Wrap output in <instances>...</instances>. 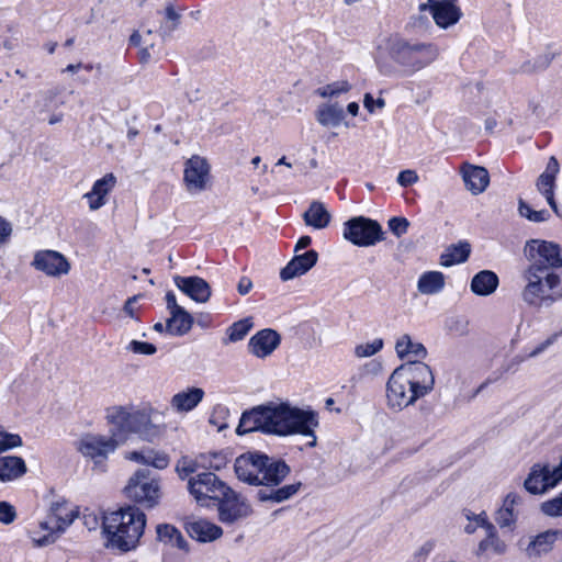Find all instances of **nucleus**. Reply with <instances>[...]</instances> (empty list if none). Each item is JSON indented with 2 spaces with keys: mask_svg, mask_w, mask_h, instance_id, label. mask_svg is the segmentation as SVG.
Returning <instances> with one entry per match:
<instances>
[{
  "mask_svg": "<svg viewBox=\"0 0 562 562\" xmlns=\"http://www.w3.org/2000/svg\"><path fill=\"white\" fill-rule=\"evenodd\" d=\"M317 426V415L312 411H303L285 403L269 404L244 413L237 427V434L243 435L256 430L280 436L301 434L312 438L307 442L308 447H315L314 429Z\"/></svg>",
  "mask_w": 562,
  "mask_h": 562,
  "instance_id": "obj_1",
  "label": "nucleus"
},
{
  "mask_svg": "<svg viewBox=\"0 0 562 562\" xmlns=\"http://www.w3.org/2000/svg\"><path fill=\"white\" fill-rule=\"evenodd\" d=\"M435 385L431 369L419 360L408 361L397 367L386 383V405L401 412L418 398L430 393Z\"/></svg>",
  "mask_w": 562,
  "mask_h": 562,
  "instance_id": "obj_2",
  "label": "nucleus"
},
{
  "mask_svg": "<svg viewBox=\"0 0 562 562\" xmlns=\"http://www.w3.org/2000/svg\"><path fill=\"white\" fill-rule=\"evenodd\" d=\"M146 526V515L136 506H126L102 516V527L111 547L130 551L138 543Z\"/></svg>",
  "mask_w": 562,
  "mask_h": 562,
  "instance_id": "obj_3",
  "label": "nucleus"
},
{
  "mask_svg": "<svg viewBox=\"0 0 562 562\" xmlns=\"http://www.w3.org/2000/svg\"><path fill=\"white\" fill-rule=\"evenodd\" d=\"M521 277V299L529 306L549 307L562 299L561 277L541 262L529 263Z\"/></svg>",
  "mask_w": 562,
  "mask_h": 562,
  "instance_id": "obj_4",
  "label": "nucleus"
},
{
  "mask_svg": "<svg viewBox=\"0 0 562 562\" xmlns=\"http://www.w3.org/2000/svg\"><path fill=\"white\" fill-rule=\"evenodd\" d=\"M387 49L392 60L409 76L429 67L440 55L434 43L411 41L398 35L389 38Z\"/></svg>",
  "mask_w": 562,
  "mask_h": 562,
  "instance_id": "obj_5",
  "label": "nucleus"
},
{
  "mask_svg": "<svg viewBox=\"0 0 562 562\" xmlns=\"http://www.w3.org/2000/svg\"><path fill=\"white\" fill-rule=\"evenodd\" d=\"M126 497L145 508H155L162 496L160 480L147 469L137 470L124 487Z\"/></svg>",
  "mask_w": 562,
  "mask_h": 562,
  "instance_id": "obj_6",
  "label": "nucleus"
},
{
  "mask_svg": "<svg viewBox=\"0 0 562 562\" xmlns=\"http://www.w3.org/2000/svg\"><path fill=\"white\" fill-rule=\"evenodd\" d=\"M344 237L356 246H372L383 239L381 225L371 218L357 216L345 223Z\"/></svg>",
  "mask_w": 562,
  "mask_h": 562,
  "instance_id": "obj_7",
  "label": "nucleus"
},
{
  "mask_svg": "<svg viewBox=\"0 0 562 562\" xmlns=\"http://www.w3.org/2000/svg\"><path fill=\"white\" fill-rule=\"evenodd\" d=\"M228 487L212 472H202L188 480L189 493L202 506H206L209 501L217 502Z\"/></svg>",
  "mask_w": 562,
  "mask_h": 562,
  "instance_id": "obj_8",
  "label": "nucleus"
},
{
  "mask_svg": "<svg viewBox=\"0 0 562 562\" xmlns=\"http://www.w3.org/2000/svg\"><path fill=\"white\" fill-rule=\"evenodd\" d=\"M77 516L78 512L70 508L67 503H53L47 518L40 522L41 529L48 533L36 540L37 544L46 546L54 542L57 535L65 531Z\"/></svg>",
  "mask_w": 562,
  "mask_h": 562,
  "instance_id": "obj_9",
  "label": "nucleus"
},
{
  "mask_svg": "<svg viewBox=\"0 0 562 562\" xmlns=\"http://www.w3.org/2000/svg\"><path fill=\"white\" fill-rule=\"evenodd\" d=\"M120 441L115 435L110 437L99 434H87L80 438L77 443L78 451L90 459L95 467H103L109 454L113 453L119 447Z\"/></svg>",
  "mask_w": 562,
  "mask_h": 562,
  "instance_id": "obj_10",
  "label": "nucleus"
},
{
  "mask_svg": "<svg viewBox=\"0 0 562 562\" xmlns=\"http://www.w3.org/2000/svg\"><path fill=\"white\" fill-rule=\"evenodd\" d=\"M106 419L110 424L127 431L143 432L148 428L157 431L144 411L130 412L126 407L113 406L106 409Z\"/></svg>",
  "mask_w": 562,
  "mask_h": 562,
  "instance_id": "obj_11",
  "label": "nucleus"
},
{
  "mask_svg": "<svg viewBox=\"0 0 562 562\" xmlns=\"http://www.w3.org/2000/svg\"><path fill=\"white\" fill-rule=\"evenodd\" d=\"M524 252L530 263L541 262L549 270L562 267V247L557 243L531 239L526 243Z\"/></svg>",
  "mask_w": 562,
  "mask_h": 562,
  "instance_id": "obj_12",
  "label": "nucleus"
},
{
  "mask_svg": "<svg viewBox=\"0 0 562 562\" xmlns=\"http://www.w3.org/2000/svg\"><path fill=\"white\" fill-rule=\"evenodd\" d=\"M217 501L220 521L231 525L251 515V506L245 497L231 487Z\"/></svg>",
  "mask_w": 562,
  "mask_h": 562,
  "instance_id": "obj_13",
  "label": "nucleus"
},
{
  "mask_svg": "<svg viewBox=\"0 0 562 562\" xmlns=\"http://www.w3.org/2000/svg\"><path fill=\"white\" fill-rule=\"evenodd\" d=\"M269 457L258 451H248L236 458L234 469L237 477L250 485H258L259 475Z\"/></svg>",
  "mask_w": 562,
  "mask_h": 562,
  "instance_id": "obj_14",
  "label": "nucleus"
},
{
  "mask_svg": "<svg viewBox=\"0 0 562 562\" xmlns=\"http://www.w3.org/2000/svg\"><path fill=\"white\" fill-rule=\"evenodd\" d=\"M458 0H428L419 4V10H429L437 26L448 29L459 22L462 16Z\"/></svg>",
  "mask_w": 562,
  "mask_h": 562,
  "instance_id": "obj_15",
  "label": "nucleus"
},
{
  "mask_svg": "<svg viewBox=\"0 0 562 562\" xmlns=\"http://www.w3.org/2000/svg\"><path fill=\"white\" fill-rule=\"evenodd\" d=\"M184 184L190 192H200L210 180V166L205 158L192 156L184 164Z\"/></svg>",
  "mask_w": 562,
  "mask_h": 562,
  "instance_id": "obj_16",
  "label": "nucleus"
},
{
  "mask_svg": "<svg viewBox=\"0 0 562 562\" xmlns=\"http://www.w3.org/2000/svg\"><path fill=\"white\" fill-rule=\"evenodd\" d=\"M33 266L49 277L67 274L70 263L64 255L54 250H41L34 256Z\"/></svg>",
  "mask_w": 562,
  "mask_h": 562,
  "instance_id": "obj_17",
  "label": "nucleus"
},
{
  "mask_svg": "<svg viewBox=\"0 0 562 562\" xmlns=\"http://www.w3.org/2000/svg\"><path fill=\"white\" fill-rule=\"evenodd\" d=\"M116 184V177L110 172L104 175L101 179L97 180L92 186L91 191L83 194V199L88 201L89 209L97 211L106 203V196L114 189Z\"/></svg>",
  "mask_w": 562,
  "mask_h": 562,
  "instance_id": "obj_18",
  "label": "nucleus"
},
{
  "mask_svg": "<svg viewBox=\"0 0 562 562\" xmlns=\"http://www.w3.org/2000/svg\"><path fill=\"white\" fill-rule=\"evenodd\" d=\"M176 285L188 296L199 303H205L211 297L210 284L200 277H176Z\"/></svg>",
  "mask_w": 562,
  "mask_h": 562,
  "instance_id": "obj_19",
  "label": "nucleus"
},
{
  "mask_svg": "<svg viewBox=\"0 0 562 562\" xmlns=\"http://www.w3.org/2000/svg\"><path fill=\"white\" fill-rule=\"evenodd\" d=\"M318 254L315 250H308L302 255H296L280 272L283 281L300 277L311 270L317 262Z\"/></svg>",
  "mask_w": 562,
  "mask_h": 562,
  "instance_id": "obj_20",
  "label": "nucleus"
},
{
  "mask_svg": "<svg viewBox=\"0 0 562 562\" xmlns=\"http://www.w3.org/2000/svg\"><path fill=\"white\" fill-rule=\"evenodd\" d=\"M280 344V335L273 329H262L252 336L249 340L251 353L259 358H265Z\"/></svg>",
  "mask_w": 562,
  "mask_h": 562,
  "instance_id": "obj_21",
  "label": "nucleus"
},
{
  "mask_svg": "<svg viewBox=\"0 0 562 562\" xmlns=\"http://www.w3.org/2000/svg\"><path fill=\"white\" fill-rule=\"evenodd\" d=\"M184 528L192 539L200 542H211L222 537L223 529L206 520L195 519L186 522Z\"/></svg>",
  "mask_w": 562,
  "mask_h": 562,
  "instance_id": "obj_22",
  "label": "nucleus"
},
{
  "mask_svg": "<svg viewBox=\"0 0 562 562\" xmlns=\"http://www.w3.org/2000/svg\"><path fill=\"white\" fill-rule=\"evenodd\" d=\"M461 171L467 189L473 194L482 193L488 186L490 177L484 167L464 164Z\"/></svg>",
  "mask_w": 562,
  "mask_h": 562,
  "instance_id": "obj_23",
  "label": "nucleus"
},
{
  "mask_svg": "<svg viewBox=\"0 0 562 562\" xmlns=\"http://www.w3.org/2000/svg\"><path fill=\"white\" fill-rule=\"evenodd\" d=\"M290 473L289 465L281 460H274L269 457V462H265L262 472L259 475L258 485L277 486Z\"/></svg>",
  "mask_w": 562,
  "mask_h": 562,
  "instance_id": "obj_24",
  "label": "nucleus"
},
{
  "mask_svg": "<svg viewBox=\"0 0 562 562\" xmlns=\"http://www.w3.org/2000/svg\"><path fill=\"white\" fill-rule=\"evenodd\" d=\"M562 538V529L559 530H547L536 536L528 547L526 553L529 558H539L542 554H547L553 548L554 542Z\"/></svg>",
  "mask_w": 562,
  "mask_h": 562,
  "instance_id": "obj_25",
  "label": "nucleus"
},
{
  "mask_svg": "<svg viewBox=\"0 0 562 562\" xmlns=\"http://www.w3.org/2000/svg\"><path fill=\"white\" fill-rule=\"evenodd\" d=\"M477 521L482 522L486 530V538L479 543L477 555L484 554L488 550L496 554H503L506 551V544L496 536L495 527L487 521L484 514L477 515Z\"/></svg>",
  "mask_w": 562,
  "mask_h": 562,
  "instance_id": "obj_26",
  "label": "nucleus"
},
{
  "mask_svg": "<svg viewBox=\"0 0 562 562\" xmlns=\"http://www.w3.org/2000/svg\"><path fill=\"white\" fill-rule=\"evenodd\" d=\"M204 397V391L200 387H190L171 397V407L179 413H187L195 408Z\"/></svg>",
  "mask_w": 562,
  "mask_h": 562,
  "instance_id": "obj_27",
  "label": "nucleus"
},
{
  "mask_svg": "<svg viewBox=\"0 0 562 562\" xmlns=\"http://www.w3.org/2000/svg\"><path fill=\"white\" fill-rule=\"evenodd\" d=\"M548 476L542 475V481L546 482L542 487H537L533 485V481L541 474H538L537 472H530L528 477L525 480V488L531 494H542L547 490L554 487L562 480V460L561 463L557 467L548 465Z\"/></svg>",
  "mask_w": 562,
  "mask_h": 562,
  "instance_id": "obj_28",
  "label": "nucleus"
},
{
  "mask_svg": "<svg viewBox=\"0 0 562 562\" xmlns=\"http://www.w3.org/2000/svg\"><path fill=\"white\" fill-rule=\"evenodd\" d=\"M24 460L15 456L0 457V481L11 482L20 479L26 473Z\"/></svg>",
  "mask_w": 562,
  "mask_h": 562,
  "instance_id": "obj_29",
  "label": "nucleus"
},
{
  "mask_svg": "<svg viewBox=\"0 0 562 562\" xmlns=\"http://www.w3.org/2000/svg\"><path fill=\"white\" fill-rule=\"evenodd\" d=\"M158 541L166 546L178 548L184 552L189 551V544L179 529L170 524H159L156 527Z\"/></svg>",
  "mask_w": 562,
  "mask_h": 562,
  "instance_id": "obj_30",
  "label": "nucleus"
},
{
  "mask_svg": "<svg viewBox=\"0 0 562 562\" xmlns=\"http://www.w3.org/2000/svg\"><path fill=\"white\" fill-rule=\"evenodd\" d=\"M303 220L306 225L323 229L329 225L331 215L322 202L313 201L304 212Z\"/></svg>",
  "mask_w": 562,
  "mask_h": 562,
  "instance_id": "obj_31",
  "label": "nucleus"
},
{
  "mask_svg": "<svg viewBox=\"0 0 562 562\" xmlns=\"http://www.w3.org/2000/svg\"><path fill=\"white\" fill-rule=\"evenodd\" d=\"M126 458L138 463L151 465L158 470L166 469L169 464V457L161 451L146 449L142 451H132Z\"/></svg>",
  "mask_w": 562,
  "mask_h": 562,
  "instance_id": "obj_32",
  "label": "nucleus"
},
{
  "mask_svg": "<svg viewBox=\"0 0 562 562\" xmlns=\"http://www.w3.org/2000/svg\"><path fill=\"white\" fill-rule=\"evenodd\" d=\"M498 286V277L490 270H482L471 281V290L480 296H486L495 292Z\"/></svg>",
  "mask_w": 562,
  "mask_h": 562,
  "instance_id": "obj_33",
  "label": "nucleus"
},
{
  "mask_svg": "<svg viewBox=\"0 0 562 562\" xmlns=\"http://www.w3.org/2000/svg\"><path fill=\"white\" fill-rule=\"evenodd\" d=\"M344 117V109L337 103L323 104L316 111V119L323 126H338Z\"/></svg>",
  "mask_w": 562,
  "mask_h": 562,
  "instance_id": "obj_34",
  "label": "nucleus"
},
{
  "mask_svg": "<svg viewBox=\"0 0 562 562\" xmlns=\"http://www.w3.org/2000/svg\"><path fill=\"white\" fill-rule=\"evenodd\" d=\"M193 325V317L186 311L171 314L167 319L166 330L176 336L187 334Z\"/></svg>",
  "mask_w": 562,
  "mask_h": 562,
  "instance_id": "obj_35",
  "label": "nucleus"
},
{
  "mask_svg": "<svg viewBox=\"0 0 562 562\" xmlns=\"http://www.w3.org/2000/svg\"><path fill=\"white\" fill-rule=\"evenodd\" d=\"M445 286V276L439 271H428L420 276L418 280V291L422 294H435Z\"/></svg>",
  "mask_w": 562,
  "mask_h": 562,
  "instance_id": "obj_36",
  "label": "nucleus"
},
{
  "mask_svg": "<svg viewBox=\"0 0 562 562\" xmlns=\"http://www.w3.org/2000/svg\"><path fill=\"white\" fill-rule=\"evenodd\" d=\"M471 252V246L467 241L452 245L441 255L440 263L443 267H450L465 261Z\"/></svg>",
  "mask_w": 562,
  "mask_h": 562,
  "instance_id": "obj_37",
  "label": "nucleus"
},
{
  "mask_svg": "<svg viewBox=\"0 0 562 562\" xmlns=\"http://www.w3.org/2000/svg\"><path fill=\"white\" fill-rule=\"evenodd\" d=\"M395 349L400 358L412 356L416 359H424L427 355L426 348L420 342H414L408 335H404L397 340Z\"/></svg>",
  "mask_w": 562,
  "mask_h": 562,
  "instance_id": "obj_38",
  "label": "nucleus"
},
{
  "mask_svg": "<svg viewBox=\"0 0 562 562\" xmlns=\"http://www.w3.org/2000/svg\"><path fill=\"white\" fill-rule=\"evenodd\" d=\"M301 483L284 485L278 490H272L270 492L266 490H260L257 493V497L260 502L272 501L276 503H281L283 501L289 499L293 496L300 488Z\"/></svg>",
  "mask_w": 562,
  "mask_h": 562,
  "instance_id": "obj_39",
  "label": "nucleus"
},
{
  "mask_svg": "<svg viewBox=\"0 0 562 562\" xmlns=\"http://www.w3.org/2000/svg\"><path fill=\"white\" fill-rule=\"evenodd\" d=\"M554 182H555V178L541 173L537 180V189L540 193H542L546 196V200L549 203V205L551 206V209L553 210V212L558 216H561L559 209L557 206L555 200H554V193H553Z\"/></svg>",
  "mask_w": 562,
  "mask_h": 562,
  "instance_id": "obj_40",
  "label": "nucleus"
},
{
  "mask_svg": "<svg viewBox=\"0 0 562 562\" xmlns=\"http://www.w3.org/2000/svg\"><path fill=\"white\" fill-rule=\"evenodd\" d=\"M180 23V14L176 12L172 4H168L165 9V21L160 24L158 33L165 40L178 27Z\"/></svg>",
  "mask_w": 562,
  "mask_h": 562,
  "instance_id": "obj_41",
  "label": "nucleus"
},
{
  "mask_svg": "<svg viewBox=\"0 0 562 562\" xmlns=\"http://www.w3.org/2000/svg\"><path fill=\"white\" fill-rule=\"evenodd\" d=\"M550 63L551 57L549 55H539L535 58L524 61L519 67V71L522 74H535L544 70L547 67H549Z\"/></svg>",
  "mask_w": 562,
  "mask_h": 562,
  "instance_id": "obj_42",
  "label": "nucleus"
},
{
  "mask_svg": "<svg viewBox=\"0 0 562 562\" xmlns=\"http://www.w3.org/2000/svg\"><path fill=\"white\" fill-rule=\"evenodd\" d=\"M518 212L520 216L535 223L546 222L550 218V213L547 210L535 211L522 199L518 201Z\"/></svg>",
  "mask_w": 562,
  "mask_h": 562,
  "instance_id": "obj_43",
  "label": "nucleus"
},
{
  "mask_svg": "<svg viewBox=\"0 0 562 562\" xmlns=\"http://www.w3.org/2000/svg\"><path fill=\"white\" fill-rule=\"evenodd\" d=\"M351 89V85L347 80H340L333 83H328L316 90L317 94L322 98L338 97L341 93H347Z\"/></svg>",
  "mask_w": 562,
  "mask_h": 562,
  "instance_id": "obj_44",
  "label": "nucleus"
},
{
  "mask_svg": "<svg viewBox=\"0 0 562 562\" xmlns=\"http://www.w3.org/2000/svg\"><path fill=\"white\" fill-rule=\"evenodd\" d=\"M196 460L190 457H182L177 461L176 471L181 480L190 479L198 471Z\"/></svg>",
  "mask_w": 562,
  "mask_h": 562,
  "instance_id": "obj_45",
  "label": "nucleus"
},
{
  "mask_svg": "<svg viewBox=\"0 0 562 562\" xmlns=\"http://www.w3.org/2000/svg\"><path fill=\"white\" fill-rule=\"evenodd\" d=\"M252 327V323L250 318L240 319L234 323L228 328V338L231 341L241 340Z\"/></svg>",
  "mask_w": 562,
  "mask_h": 562,
  "instance_id": "obj_46",
  "label": "nucleus"
},
{
  "mask_svg": "<svg viewBox=\"0 0 562 562\" xmlns=\"http://www.w3.org/2000/svg\"><path fill=\"white\" fill-rule=\"evenodd\" d=\"M383 347V340L380 338L374 339L371 342L358 345L355 349V353L359 358L371 357L380 351Z\"/></svg>",
  "mask_w": 562,
  "mask_h": 562,
  "instance_id": "obj_47",
  "label": "nucleus"
},
{
  "mask_svg": "<svg viewBox=\"0 0 562 562\" xmlns=\"http://www.w3.org/2000/svg\"><path fill=\"white\" fill-rule=\"evenodd\" d=\"M22 446V438L18 434H10L0 428V452Z\"/></svg>",
  "mask_w": 562,
  "mask_h": 562,
  "instance_id": "obj_48",
  "label": "nucleus"
},
{
  "mask_svg": "<svg viewBox=\"0 0 562 562\" xmlns=\"http://www.w3.org/2000/svg\"><path fill=\"white\" fill-rule=\"evenodd\" d=\"M541 510L544 515L550 517L562 516V493L550 501L541 504Z\"/></svg>",
  "mask_w": 562,
  "mask_h": 562,
  "instance_id": "obj_49",
  "label": "nucleus"
},
{
  "mask_svg": "<svg viewBox=\"0 0 562 562\" xmlns=\"http://www.w3.org/2000/svg\"><path fill=\"white\" fill-rule=\"evenodd\" d=\"M409 222L405 217H392L389 221V228L396 237L406 234Z\"/></svg>",
  "mask_w": 562,
  "mask_h": 562,
  "instance_id": "obj_50",
  "label": "nucleus"
},
{
  "mask_svg": "<svg viewBox=\"0 0 562 562\" xmlns=\"http://www.w3.org/2000/svg\"><path fill=\"white\" fill-rule=\"evenodd\" d=\"M16 518L15 508L8 502H0V522L12 524Z\"/></svg>",
  "mask_w": 562,
  "mask_h": 562,
  "instance_id": "obj_51",
  "label": "nucleus"
},
{
  "mask_svg": "<svg viewBox=\"0 0 562 562\" xmlns=\"http://www.w3.org/2000/svg\"><path fill=\"white\" fill-rule=\"evenodd\" d=\"M82 524L86 526L88 530H95L100 525V516L89 509H85L82 513Z\"/></svg>",
  "mask_w": 562,
  "mask_h": 562,
  "instance_id": "obj_52",
  "label": "nucleus"
},
{
  "mask_svg": "<svg viewBox=\"0 0 562 562\" xmlns=\"http://www.w3.org/2000/svg\"><path fill=\"white\" fill-rule=\"evenodd\" d=\"M515 518L513 515V509L509 507H503L497 512L496 521L499 527H510L514 522Z\"/></svg>",
  "mask_w": 562,
  "mask_h": 562,
  "instance_id": "obj_53",
  "label": "nucleus"
},
{
  "mask_svg": "<svg viewBox=\"0 0 562 562\" xmlns=\"http://www.w3.org/2000/svg\"><path fill=\"white\" fill-rule=\"evenodd\" d=\"M130 349L135 353L153 355L156 352V347L149 342H142L133 340L130 344Z\"/></svg>",
  "mask_w": 562,
  "mask_h": 562,
  "instance_id": "obj_54",
  "label": "nucleus"
},
{
  "mask_svg": "<svg viewBox=\"0 0 562 562\" xmlns=\"http://www.w3.org/2000/svg\"><path fill=\"white\" fill-rule=\"evenodd\" d=\"M418 181V175L415 170L406 169L400 172L397 182L402 187H408Z\"/></svg>",
  "mask_w": 562,
  "mask_h": 562,
  "instance_id": "obj_55",
  "label": "nucleus"
},
{
  "mask_svg": "<svg viewBox=\"0 0 562 562\" xmlns=\"http://www.w3.org/2000/svg\"><path fill=\"white\" fill-rule=\"evenodd\" d=\"M432 549H434L432 541H427V542L423 543L413 554L412 562H425L428 554L432 551Z\"/></svg>",
  "mask_w": 562,
  "mask_h": 562,
  "instance_id": "obj_56",
  "label": "nucleus"
},
{
  "mask_svg": "<svg viewBox=\"0 0 562 562\" xmlns=\"http://www.w3.org/2000/svg\"><path fill=\"white\" fill-rule=\"evenodd\" d=\"M12 225L4 217L0 216V244L4 245L8 243L12 234Z\"/></svg>",
  "mask_w": 562,
  "mask_h": 562,
  "instance_id": "obj_57",
  "label": "nucleus"
},
{
  "mask_svg": "<svg viewBox=\"0 0 562 562\" xmlns=\"http://www.w3.org/2000/svg\"><path fill=\"white\" fill-rule=\"evenodd\" d=\"M364 108L372 113L374 111V108L382 109L385 105V101L382 98H379L376 100L373 99V97L370 93L364 94L363 99Z\"/></svg>",
  "mask_w": 562,
  "mask_h": 562,
  "instance_id": "obj_58",
  "label": "nucleus"
},
{
  "mask_svg": "<svg viewBox=\"0 0 562 562\" xmlns=\"http://www.w3.org/2000/svg\"><path fill=\"white\" fill-rule=\"evenodd\" d=\"M530 472H537L538 474H541L540 476H537V479L533 481V485H536L537 487H542V485H544L546 483L544 481H542V475L548 476V465L535 464L531 468Z\"/></svg>",
  "mask_w": 562,
  "mask_h": 562,
  "instance_id": "obj_59",
  "label": "nucleus"
},
{
  "mask_svg": "<svg viewBox=\"0 0 562 562\" xmlns=\"http://www.w3.org/2000/svg\"><path fill=\"white\" fill-rule=\"evenodd\" d=\"M166 302H167V308L170 311V315L175 314V313H179L184 310L182 306L178 305L176 296L172 292H168L166 294Z\"/></svg>",
  "mask_w": 562,
  "mask_h": 562,
  "instance_id": "obj_60",
  "label": "nucleus"
},
{
  "mask_svg": "<svg viewBox=\"0 0 562 562\" xmlns=\"http://www.w3.org/2000/svg\"><path fill=\"white\" fill-rule=\"evenodd\" d=\"M559 170H560V166H559L558 159L554 156H551L549 158L547 168L542 173L555 178Z\"/></svg>",
  "mask_w": 562,
  "mask_h": 562,
  "instance_id": "obj_61",
  "label": "nucleus"
},
{
  "mask_svg": "<svg viewBox=\"0 0 562 562\" xmlns=\"http://www.w3.org/2000/svg\"><path fill=\"white\" fill-rule=\"evenodd\" d=\"M140 297V295H134L132 297H130L125 304H124V312L131 317V318H135L136 317V310L134 307V304L137 302V300Z\"/></svg>",
  "mask_w": 562,
  "mask_h": 562,
  "instance_id": "obj_62",
  "label": "nucleus"
},
{
  "mask_svg": "<svg viewBox=\"0 0 562 562\" xmlns=\"http://www.w3.org/2000/svg\"><path fill=\"white\" fill-rule=\"evenodd\" d=\"M251 288H252L251 280L247 277H243L238 282L237 290H238L239 294L246 295L251 290Z\"/></svg>",
  "mask_w": 562,
  "mask_h": 562,
  "instance_id": "obj_63",
  "label": "nucleus"
},
{
  "mask_svg": "<svg viewBox=\"0 0 562 562\" xmlns=\"http://www.w3.org/2000/svg\"><path fill=\"white\" fill-rule=\"evenodd\" d=\"M311 243H312V239H311V237H310V236H302V237L297 240V243H296V245H295V249H294V250H295V252H299L300 250H302V249L306 248L307 246H310V245H311Z\"/></svg>",
  "mask_w": 562,
  "mask_h": 562,
  "instance_id": "obj_64",
  "label": "nucleus"
}]
</instances>
